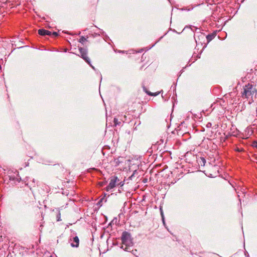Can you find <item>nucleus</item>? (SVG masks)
Listing matches in <instances>:
<instances>
[{"mask_svg":"<svg viewBox=\"0 0 257 257\" xmlns=\"http://www.w3.org/2000/svg\"><path fill=\"white\" fill-rule=\"evenodd\" d=\"M79 51L81 55V57L86 62L89 64V59L87 56V50L82 47L79 48Z\"/></svg>","mask_w":257,"mask_h":257,"instance_id":"4","label":"nucleus"},{"mask_svg":"<svg viewBox=\"0 0 257 257\" xmlns=\"http://www.w3.org/2000/svg\"><path fill=\"white\" fill-rule=\"evenodd\" d=\"M143 89L146 93H147L148 95H149L150 96H157L160 93L159 92H155V93L151 92L148 91L147 89V88L145 87H144Z\"/></svg>","mask_w":257,"mask_h":257,"instance_id":"9","label":"nucleus"},{"mask_svg":"<svg viewBox=\"0 0 257 257\" xmlns=\"http://www.w3.org/2000/svg\"><path fill=\"white\" fill-rule=\"evenodd\" d=\"M53 212H55L56 213V220L57 221H59L61 220L60 215V210L59 208H55L53 210Z\"/></svg>","mask_w":257,"mask_h":257,"instance_id":"7","label":"nucleus"},{"mask_svg":"<svg viewBox=\"0 0 257 257\" xmlns=\"http://www.w3.org/2000/svg\"><path fill=\"white\" fill-rule=\"evenodd\" d=\"M160 210H161V215H162V217L163 218V212L162 211V209H160Z\"/></svg>","mask_w":257,"mask_h":257,"instance_id":"16","label":"nucleus"},{"mask_svg":"<svg viewBox=\"0 0 257 257\" xmlns=\"http://www.w3.org/2000/svg\"><path fill=\"white\" fill-rule=\"evenodd\" d=\"M197 162L199 165L204 166L206 163V160L203 157H200L198 159Z\"/></svg>","mask_w":257,"mask_h":257,"instance_id":"8","label":"nucleus"},{"mask_svg":"<svg viewBox=\"0 0 257 257\" xmlns=\"http://www.w3.org/2000/svg\"><path fill=\"white\" fill-rule=\"evenodd\" d=\"M74 243H71V246L73 247H78L79 245V239L78 236L73 238Z\"/></svg>","mask_w":257,"mask_h":257,"instance_id":"6","label":"nucleus"},{"mask_svg":"<svg viewBox=\"0 0 257 257\" xmlns=\"http://www.w3.org/2000/svg\"><path fill=\"white\" fill-rule=\"evenodd\" d=\"M51 35H52L53 37H57L58 35V34L57 32H54L53 33H51Z\"/></svg>","mask_w":257,"mask_h":257,"instance_id":"13","label":"nucleus"},{"mask_svg":"<svg viewBox=\"0 0 257 257\" xmlns=\"http://www.w3.org/2000/svg\"><path fill=\"white\" fill-rule=\"evenodd\" d=\"M119 181V179L117 177L115 176H111L110 178L109 184L105 188V190L106 191H109L111 189H113L116 186V185H117V183H118Z\"/></svg>","mask_w":257,"mask_h":257,"instance_id":"3","label":"nucleus"},{"mask_svg":"<svg viewBox=\"0 0 257 257\" xmlns=\"http://www.w3.org/2000/svg\"><path fill=\"white\" fill-rule=\"evenodd\" d=\"M38 32V34L41 36L51 35V32L50 31L45 29H39Z\"/></svg>","mask_w":257,"mask_h":257,"instance_id":"5","label":"nucleus"},{"mask_svg":"<svg viewBox=\"0 0 257 257\" xmlns=\"http://www.w3.org/2000/svg\"><path fill=\"white\" fill-rule=\"evenodd\" d=\"M117 185H120L121 187H122V186H123L124 185V183L123 182H122V181H119L118 182V183H117Z\"/></svg>","mask_w":257,"mask_h":257,"instance_id":"14","label":"nucleus"},{"mask_svg":"<svg viewBox=\"0 0 257 257\" xmlns=\"http://www.w3.org/2000/svg\"><path fill=\"white\" fill-rule=\"evenodd\" d=\"M121 239L122 241L121 248L126 251H130L131 247L133 244L131 234L126 231L123 232Z\"/></svg>","mask_w":257,"mask_h":257,"instance_id":"1","label":"nucleus"},{"mask_svg":"<svg viewBox=\"0 0 257 257\" xmlns=\"http://www.w3.org/2000/svg\"><path fill=\"white\" fill-rule=\"evenodd\" d=\"M206 38H207L208 42H209L210 41H211V40L212 39L213 36L212 35H208L207 36Z\"/></svg>","mask_w":257,"mask_h":257,"instance_id":"11","label":"nucleus"},{"mask_svg":"<svg viewBox=\"0 0 257 257\" xmlns=\"http://www.w3.org/2000/svg\"><path fill=\"white\" fill-rule=\"evenodd\" d=\"M256 90L252 84L248 83L243 86V91L241 92V97L243 98H248L256 93Z\"/></svg>","mask_w":257,"mask_h":257,"instance_id":"2","label":"nucleus"},{"mask_svg":"<svg viewBox=\"0 0 257 257\" xmlns=\"http://www.w3.org/2000/svg\"><path fill=\"white\" fill-rule=\"evenodd\" d=\"M114 124L115 125H116L117 124H119L120 123V122L118 121V120L117 118H115L114 119Z\"/></svg>","mask_w":257,"mask_h":257,"instance_id":"12","label":"nucleus"},{"mask_svg":"<svg viewBox=\"0 0 257 257\" xmlns=\"http://www.w3.org/2000/svg\"><path fill=\"white\" fill-rule=\"evenodd\" d=\"M253 147H255V148H257V141L256 142H254L253 143V145H252Z\"/></svg>","mask_w":257,"mask_h":257,"instance_id":"15","label":"nucleus"},{"mask_svg":"<svg viewBox=\"0 0 257 257\" xmlns=\"http://www.w3.org/2000/svg\"><path fill=\"white\" fill-rule=\"evenodd\" d=\"M86 41H87V40L84 37L81 36L79 40V42L83 44L84 42Z\"/></svg>","mask_w":257,"mask_h":257,"instance_id":"10","label":"nucleus"}]
</instances>
